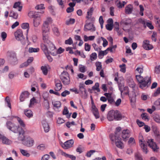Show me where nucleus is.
<instances>
[{
  "instance_id": "nucleus-1",
  "label": "nucleus",
  "mask_w": 160,
  "mask_h": 160,
  "mask_svg": "<svg viewBox=\"0 0 160 160\" xmlns=\"http://www.w3.org/2000/svg\"><path fill=\"white\" fill-rule=\"evenodd\" d=\"M143 68L138 67L136 70V73L140 74L139 75H136V79L140 84L139 87L144 89L146 87H148L151 83V77L147 76L143 78L141 76L140 74L143 72Z\"/></svg>"
},
{
  "instance_id": "nucleus-2",
  "label": "nucleus",
  "mask_w": 160,
  "mask_h": 160,
  "mask_svg": "<svg viewBox=\"0 0 160 160\" xmlns=\"http://www.w3.org/2000/svg\"><path fill=\"white\" fill-rule=\"evenodd\" d=\"M41 49L44 52H49L52 55H57V49L56 47L52 42L46 44L41 43Z\"/></svg>"
},
{
  "instance_id": "nucleus-3",
  "label": "nucleus",
  "mask_w": 160,
  "mask_h": 160,
  "mask_svg": "<svg viewBox=\"0 0 160 160\" xmlns=\"http://www.w3.org/2000/svg\"><path fill=\"white\" fill-rule=\"evenodd\" d=\"M107 118L109 121L113 120L119 121L122 119V116L119 111L112 110L108 112L107 114Z\"/></svg>"
},
{
  "instance_id": "nucleus-4",
  "label": "nucleus",
  "mask_w": 160,
  "mask_h": 160,
  "mask_svg": "<svg viewBox=\"0 0 160 160\" xmlns=\"http://www.w3.org/2000/svg\"><path fill=\"white\" fill-rule=\"evenodd\" d=\"M60 78L64 85H68L70 82V78L68 73L63 71L60 76Z\"/></svg>"
},
{
  "instance_id": "nucleus-5",
  "label": "nucleus",
  "mask_w": 160,
  "mask_h": 160,
  "mask_svg": "<svg viewBox=\"0 0 160 160\" xmlns=\"http://www.w3.org/2000/svg\"><path fill=\"white\" fill-rule=\"evenodd\" d=\"M139 143L141 148L143 152L147 154L148 152L147 145L145 144V140L141 133H139L138 136Z\"/></svg>"
},
{
  "instance_id": "nucleus-6",
  "label": "nucleus",
  "mask_w": 160,
  "mask_h": 160,
  "mask_svg": "<svg viewBox=\"0 0 160 160\" xmlns=\"http://www.w3.org/2000/svg\"><path fill=\"white\" fill-rule=\"evenodd\" d=\"M6 126L9 130L14 133H17L18 129H20V128L18 125L17 126L10 121L7 122L6 123Z\"/></svg>"
},
{
  "instance_id": "nucleus-7",
  "label": "nucleus",
  "mask_w": 160,
  "mask_h": 160,
  "mask_svg": "<svg viewBox=\"0 0 160 160\" xmlns=\"http://www.w3.org/2000/svg\"><path fill=\"white\" fill-rule=\"evenodd\" d=\"M148 146L151 148L154 152H158L159 149V147L154 142L153 139H148L147 141Z\"/></svg>"
},
{
  "instance_id": "nucleus-8",
  "label": "nucleus",
  "mask_w": 160,
  "mask_h": 160,
  "mask_svg": "<svg viewBox=\"0 0 160 160\" xmlns=\"http://www.w3.org/2000/svg\"><path fill=\"white\" fill-rule=\"evenodd\" d=\"M111 140L113 142H115L116 145L118 148H122V143L121 141V139L120 137H117L116 136L110 135Z\"/></svg>"
},
{
  "instance_id": "nucleus-9",
  "label": "nucleus",
  "mask_w": 160,
  "mask_h": 160,
  "mask_svg": "<svg viewBox=\"0 0 160 160\" xmlns=\"http://www.w3.org/2000/svg\"><path fill=\"white\" fill-rule=\"evenodd\" d=\"M18 139L19 141L23 142L26 138L25 135V133L24 130L20 127L18 131Z\"/></svg>"
},
{
  "instance_id": "nucleus-10",
  "label": "nucleus",
  "mask_w": 160,
  "mask_h": 160,
  "mask_svg": "<svg viewBox=\"0 0 160 160\" xmlns=\"http://www.w3.org/2000/svg\"><path fill=\"white\" fill-rule=\"evenodd\" d=\"M91 111L96 119L99 118V114L98 108L96 107L92 99L91 100Z\"/></svg>"
},
{
  "instance_id": "nucleus-11",
  "label": "nucleus",
  "mask_w": 160,
  "mask_h": 160,
  "mask_svg": "<svg viewBox=\"0 0 160 160\" xmlns=\"http://www.w3.org/2000/svg\"><path fill=\"white\" fill-rule=\"evenodd\" d=\"M34 142L33 139L30 137L26 138V139L22 142V143L24 145L30 147H32Z\"/></svg>"
},
{
  "instance_id": "nucleus-12",
  "label": "nucleus",
  "mask_w": 160,
  "mask_h": 160,
  "mask_svg": "<svg viewBox=\"0 0 160 160\" xmlns=\"http://www.w3.org/2000/svg\"><path fill=\"white\" fill-rule=\"evenodd\" d=\"M84 30L86 32L88 31L94 32L96 30V28L92 23H86L84 25Z\"/></svg>"
},
{
  "instance_id": "nucleus-13",
  "label": "nucleus",
  "mask_w": 160,
  "mask_h": 160,
  "mask_svg": "<svg viewBox=\"0 0 160 160\" xmlns=\"http://www.w3.org/2000/svg\"><path fill=\"white\" fill-rule=\"evenodd\" d=\"M14 36L16 39L18 41H21L24 39L22 31L21 29H18L14 33Z\"/></svg>"
},
{
  "instance_id": "nucleus-14",
  "label": "nucleus",
  "mask_w": 160,
  "mask_h": 160,
  "mask_svg": "<svg viewBox=\"0 0 160 160\" xmlns=\"http://www.w3.org/2000/svg\"><path fill=\"white\" fill-rule=\"evenodd\" d=\"M74 141L73 139H70L65 142L62 145V147L64 149H68L73 146Z\"/></svg>"
},
{
  "instance_id": "nucleus-15",
  "label": "nucleus",
  "mask_w": 160,
  "mask_h": 160,
  "mask_svg": "<svg viewBox=\"0 0 160 160\" xmlns=\"http://www.w3.org/2000/svg\"><path fill=\"white\" fill-rule=\"evenodd\" d=\"M142 46L143 48L146 50H151L153 48L152 45L150 44L149 41L148 40L143 41Z\"/></svg>"
},
{
  "instance_id": "nucleus-16",
  "label": "nucleus",
  "mask_w": 160,
  "mask_h": 160,
  "mask_svg": "<svg viewBox=\"0 0 160 160\" xmlns=\"http://www.w3.org/2000/svg\"><path fill=\"white\" fill-rule=\"evenodd\" d=\"M41 19L39 15H36L34 17L33 20V24L34 27H37L40 24Z\"/></svg>"
},
{
  "instance_id": "nucleus-17",
  "label": "nucleus",
  "mask_w": 160,
  "mask_h": 160,
  "mask_svg": "<svg viewBox=\"0 0 160 160\" xmlns=\"http://www.w3.org/2000/svg\"><path fill=\"white\" fill-rule=\"evenodd\" d=\"M130 132V131L128 129L124 130L122 131L121 136L124 141H126V139L129 137Z\"/></svg>"
},
{
  "instance_id": "nucleus-18",
  "label": "nucleus",
  "mask_w": 160,
  "mask_h": 160,
  "mask_svg": "<svg viewBox=\"0 0 160 160\" xmlns=\"http://www.w3.org/2000/svg\"><path fill=\"white\" fill-rule=\"evenodd\" d=\"M42 39L43 43H42L45 44H46L51 42L49 35V33L42 34Z\"/></svg>"
},
{
  "instance_id": "nucleus-19",
  "label": "nucleus",
  "mask_w": 160,
  "mask_h": 160,
  "mask_svg": "<svg viewBox=\"0 0 160 160\" xmlns=\"http://www.w3.org/2000/svg\"><path fill=\"white\" fill-rule=\"evenodd\" d=\"M29 94V93L27 91L22 92L19 98L20 101H23L25 98H28Z\"/></svg>"
},
{
  "instance_id": "nucleus-20",
  "label": "nucleus",
  "mask_w": 160,
  "mask_h": 160,
  "mask_svg": "<svg viewBox=\"0 0 160 160\" xmlns=\"http://www.w3.org/2000/svg\"><path fill=\"white\" fill-rule=\"evenodd\" d=\"M0 140L1 141L3 144H9L11 143V141L5 136L0 134Z\"/></svg>"
},
{
  "instance_id": "nucleus-21",
  "label": "nucleus",
  "mask_w": 160,
  "mask_h": 160,
  "mask_svg": "<svg viewBox=\"0 0 160 160\" xmlns=\"http://www.w3.org/2000/svg\"><path fill=\"white\" fill-rule=\"evenodd\" d=\"M55 89L56 91L60 90L62 88V85L61 81L58 79H55Z\"/></svg>"
},
{
  "instance_id": "nucleus-22",
  "label": "nucleus",
  "mask_w": 160,
  "mask_h": 160,
  "mask_svg": "<svg viewBox=\"0 0 160 160\" xmlns=\"http://www.w3.org/2000/svg\"><path fill=\"white\" fill-rule=\"evenodd\" d=\"M133 9V7L132 5L129 4L125 8V12L127 14H131Z\"/></svg>"
},
{
  "instance_id": "nucleus-23",
  "label": "nucleus",
  "mask_w": 160,
  "mask_h": 160,
  "mask_svg": "<svg viewBox=\"0 0 160 160\" xmlns=\"http://www.w3.org/2000/svg\"><path fill=\"white\" fill-rule=\"evenodd\" d=\"M42 34L49 33V26L43 24L42 26Z\"/></svg>"
},
{
  "instance_id": "nucleus-24",
  "label": "nucleus",
  "mask_w": 160,
  "mask_h": 160,
  "mask_svg": "<svg viewBox=\"0 0 160 160\" xmlns=\"http://www.w3.org/2000/svg\"><path fill=\"white\" fill-rule=\"evenodd\" d=\"M126 3L127 2L125 1L121 2L119 0H117L115 2V4L119 8H122L124 7V6Z\"/></svg>"
},
{
  "instance_id": "nucleus-25",
  "label": "nucleus",
  "mask_w": 160,
  "mask_h": 160,
  "mask_svg": "<svg viewBox=\"0 0 160 160\" xmlns=\"http://www.w3.org/2000/svg\"><path fill=\"white\" fill-rule=\"evenodd\" d=\"M24 113L29 118H32L33 116V113L30 109H25L24 110Z\"/></svg>"
},
{
  "instance_id": "nucleus-26",
  "label": "nucleus",
  "mask_w": 160,
  "mask_h": 160,
  "mask_svg": "<svg viewBox=\"0 0 160 160\" xmlns=\"http://www.w3.org/2000/svg\"><path fill=\"white\" fill-rule=\"evenodd\" d=\"M33 57H30L27 60V62H24V63L22 64L20 66V68H23L24 67H27L29 63H31L33 61Z\"/></svg>"
},
{
  "instance_id": "nucleus-27",
  "label": "nucleus",
  "mask_w": 160,
  "mask_h": 160,
  "mask_svg": "<svg viewBox=\"0 0 160 160\" xmlns=\"http://www.w3.org/2000/svg\"><path fill=\"white\" fill-rule=\"evenodd\" d=\"M132 22V20L128 18H126L123 19L121 21V23L122 24L125 25H130Z\"/></svg>"
},
{
  "instance_id": "nucleus-28",
  "label": "nucleus",
  "mask_w": 160,
  "mask_h": 160,
  "mask_svg": "<svg viewBox=\"0 0 160 160\" xmlns=\"http://www.w3.org/2000/svg\"><path fill=\"white\" fill-rule=\"evenodd\" d=\"M62 155V156H64L66 158H68L71 159V160H76V156L72 155H70L66 153L65 152H62L61 153Z\"/></svg>"
},
{
  "instance_id": "nucleus-29",
  "label": "nucleus",
  "mask_w": 160,
  "mask_h": 160,
  "mask_svg": "<svg viewBox=\"0 0 160 160\" xmlns=\"http://www.w3.org/2000/svg\"><path fill=\"white\" fill-rule=\"evenodd\" d=\"M8 54L10 58H12V60L13 61L15 62L16 61H17L16 54L14 52H8Z\"/></svg>"
},
{
  "instance_id": "nucleus-30",
  "label": "nucleus",
  "mask_w": 160,
  "mask_h": 160,
  "mask_svg": "<svg viewBox=\"0 0 160 160\" xmlns=\"http://www.w3.org/2000/svg\"><path fill=\"white\" fill-rule=\"evenodd\" d=\"M84 87L85 85L83 83H80L79 86V90L82 94H83V92L84 93H86V90Z\"/></svg>"
},
{
  "instance_id": "nucleus-31",
  "label": "nucleus",
  "mask_w": 160,
  "mask_h": 160,
  "mask_svg": "<svg viewBox=\"0 0 160 160\" xmlns=\"http://www.w3.org/2000/svg\"><path fill=\"white\" fill-rule=\"evenodd\" d=\"M93 11V8H91L89 9L88 10V11L87 12V15L86 17V18H87L89 19L91 17Z\"/></svg>"
},
{
  "instance_id": "nucleus-32",
  "label": "nucleus",
  "mask_w": 160,
  "mask_h": 160,
  "mask_svg": "<svg viewBox=\"0 0 160 160\" xmlns=\"http://www.w3.org/2000/svg\"><path fill=\"white\" fill-rule=\"evenodd\" d=\"M99 83L98 82H96L95 83V85L92 87V89L93 91L96 90L97 92H99L100 90L99 88Z\"/></svg>"
},
{
  "instance_id": "nucleus-33",
  "label": "nucleus",
  "mask_w": 160,
  "mask_h": 160,
  "mask_svg": "<svg viewBox=\"0 0 160 160\" xmlns=\"http://www.w3.org/2000/svg\"><path fill=\"white\" fill-rule=\"evenodd\" d=\"M21 2H16L15 3L14 6L13 8H18V10L19 11H21L22 9V6H20Z\"/></svg>"
},
{
  "instance_id": "nucleus-34",
  "label": "nucleus",
  "mask_w": 160,
  "mask_h": 160,
  "mask_svg": "<svg viewBox=\"0 0 160 160\" xmlns=\"http://www.w3.org/2000/svg\"><path fill=\"white\" fill-rule=\"evenodd\" d=\"M117 48V46L116 45H113L112 44L111 45V46L107 48V50H108L111 52H114Z\"/></svg>"
},
{
  "instance_id": "nucleus-35",
  "label": "nucleus",
  "mask_w": 160,
  "mask_h": 160,
  "mask_svg": "<svg viewBox=\"0 0 160 160\" xmlns=\"http://www.w3.org/2000/svg\"><path fill=\"white\" fill-rule=\"evenodd\" d=\"M95 65L96 67V71H100L101 69L102 68L101 63L99 62H97L95 63Z\"/></svg>"
},
{
  "instance_id": "nucleus-36",
  "label": "nucleus",
  "mask_w": 160,
  "mask_h": 160,
  "mask_svg": "<svg viewBox=\"0 0 160 160\" xmlns=\"http://www.w3.org/2000/svg\"><path fill=\"white\" fill-rule=\"evenodd\" d=\"M21 27L23 29H26L28 33L29 29V24L28 23H23L22 24Z\"/></svg>"
},
{
  "instance_id": "nucleus-37",
  "label": "nucleus",
  "mask_w": 160,
  "mask_h": 160,
  "mask_svg": "<svg viewBox=\"0 0 160 160\" xmlns=\"http://www.w3.org/2000/svg\"><path fill=\"white\" fill-rule=\"evenodd\" d=\"M142 118L145 121H149V117L147 113H143L141 115Z\"/></svg>"
},
{
  "instance_id": "nucleus-38",
  "label": "nucleus",
  "mask_w": 160,
  "mask_h": 160,
  "mask_svg": "<svg viewBox=\"0 0 160 160\" xmlns=\"http://www.w3.org/2000/svg\"><path fill=\"white\" fill-rule=\"evenodd\" d=\"M43 126L45 132H48L49 130V127L48 124L47 122L43 123Z\"/></svg>"
},
{
  "instance_id": "nucleus-39",
  "label": "nucleus",
  "mask_w": 160,
  "mask_h": 160,
  "mask_svg": "<svg viewBox=\"0 0 160 160\" xmlns=\"http://www.w3.org/2000/svg\"><path fill=\"white\" fill-rule=\"evenodd\" d=\"M39 51V49L38 48H34L30 47L28 49V52L30 53L38 52Z\"/></svg>"
},
{
  "instance_id": "nucleus-40",
  "label": "nucleus",
  "mask_w": 160,
  "mask_h": 160,
  "mask_svg": "<svg viewBox=\"0 0 160 160\" xmlns=\"http://www.w3.org/2000/svg\"><path fill=\"white\" fill-rule=\"evenodd\" d=\"M16 118H17V121H18L19 123L22 127H25V124L23 121L22 119L17 117H16Z\"/></svg>"
},
{
  "instance_id": "nucleus-41",
  "label": "nucleus",
  "mask_w": 160,
  "mask_h": 160,
  "mask_svg": "<svg viewBox=\"0 0 160 160\" xmlns=\"http://www.w3.org/2000/svg\"><path fill=\"white\" fill-rule=\"evenodd\" d=\"M43 98L44 96H43ZM44 101L43 102V105L47 109H48L49 108V103L48 100H47L45 98H44Z\"/></svg>"
},
{
  "instance_id": "nucleus-42",
  "label": "nucleus",
  "mask_w": 160,
  "mask_h": 160,
  "mask_svg": "<svg viewBox=\"0 0 160 160\" xmlns=\"http://www.w3.org/2000/svg\"><path fill=\"white\" fill-rule=\"evenodd\" d=\"M52 18L50 17H48L47 18L46 21L44 22L43 24L49 26V24L52 23Z\"/></svg>"
},
{
  "instance_id": "nucleus-43",
  "label": "nucleus",
  "mask_w": 160,
  "mask_h": 160,
  "mask_svg": "<svg viewBox=\"0 0 160 160\" xmlns=\"http://www.w3.org/2000/svg\"><path fill=\"white\" fill-rule=\"evenodd\" d=\"M128 144L130 146L135 144V140L133 138H130L128 142Z\"/></svg>"
},
{
  "instance_id": "nucleus-44",
  "label": "nucleus",
  "mask_w": 160,
  "mask_h": 160,
  "mask_svg": "<svg viewBox=\"0 0 160 160\" xmlns=\"http://www.w3.org/2000/svg\"><path fill=\"white\" fill-rule=\"evenodd\" d=\"M18 14L13 11H11L10 13L9 16L13 17L14 18L16 19L18 18Z\"/></svg>"
},
{
  "instance_id": "nucleus-45",
  "label": "nucleus",
  "mask_w": 160,
  "mask_h": 160,
  "mask_svg": "<svg viewBox=\"0 0 160 160\" xmlns=\"http://www.w3.org/2000/svg\"><path fill=\"white\" fill-rule=\"evenodd\" d=\"M52 104L54 107L57 108H60L61 106V103L59 101H54L52 102Z\"/></svg>"
},
{
  "instance_id": "nucleus-46",
  "label": "nucleus",
  "mask_w": 160,
  "mask_h": 160,
  "mask_svg": "<svg viewBox=\"0 0 160 160\" xmlns=\"http://www.w3.org/2000/svg\"><path fill=\"white\" fill-rule=\"evenodd\" d=\"M20 152L22 155L24 156L29 157L30 156V154L28 153L26 150L21 149H20Z\"/></svg>"
},
{
  "instance_id": "nucleus-47",
  "label": "nucleus",
  "mask_w": 160,
  "mask_h": 160,
  "mask_svg": "<svg viewBox=\"0 0 160 160\" xmlns=\"http://www.w3.org/2000/svg\"><path fill=\"white\" fill-rule=\"evenodd\" d=\"M36 12L35 11H30L28 13V16L30 18H34V16L36 15H38V14H36Z\"/></svg>"
},
{
  "instance_id": "nucleus-48",
  "label": "nucleus",
  "mask_w": 160,
  "mask_h": 160,
  "mask_svg": "<svg viewBox=\"0 0 160 160\" xmlns=\"http://www.w3.org/2000/svg\"><path fill=\"white\" fill-rule=\"evenodd\" d=\"M41 69L44 75H47L48 72V70L46 67L42 66L41 67Z\"/></svg>"
},
{
  "instance_id": "nucleus-49",
  "label": "nucleus",
  "mask_w": 160,
  "mask_h": 160,
  "mask_svg": "<svg viewBox=\"0 0 160 160\" xmlns=\"http://www.w3.org/2000/svg\"><path fill=\"white\" fill-rule=\"evenodd\" d=\"M37 100L35 99L34 97H33L32 98L30 101V103L29 105V107H31L32 105L34 104L35 103H37Z\"/></svg>"
},
{
  "instance_id": "nucleus-50",
  "label": "nucleus",
  "mask_w": 160,
  "mask_h": 160,
  "mask_svg": "<svg viewBox=\"0 0 160 160\" xmlns=\"http://www.w3.org/2000/svg\"><path fill=\"white\" fill-rule=\"evenodd\" d=\"M119 67L120 68V71L121 72L124 73L126 72V65L125 64H122L119 65Z\"/></svg>"
},
{
  "instance_id": "nucleus-51",
  "label": "nucleus",
  "mask_w": 160,
  "mask_h": 160,
  "mask_svg": "<svg viewBox=\"0 0 160 160\" xmlns=\"http://www.w3.org/2000/svg\"><path fill=\"white\" fill-rule=\"evenodd\" d=\"M97 54L95 52H93L91 54L90 56V58L91 61H93L97 58Z\"/></svg>"
},
{
  "instance_id": "nucleus-52",
  "label": "nucleus",
  "mask_w": 160,
  "mask_h": 160,
  "mask_svg": "<svg viewBox=\"0 0 160 160\" xmlns=\"http://www.w3.org/2000/svg\"><path fill=\"white\" fill-rule=\"evenodd\" d=\"M57 2L61 8H63L64 7V1L63 0H57Z\"/></svg>"
},
{
  "instance_id": "nucleus-53",
  "label": "nucleus",
  "mask_w": 160,
  "mask_h": 160,
  "mask_svg": "<svg viewBox=\"0 0 160 160\" xmlns=\"http://www.w3.org/2000/svg\"><path fill=\"white\" fill-rule=\"evenodd\" d=\"M94 150H90L86 154V156L88 157H90L91 155L95 152Z\"/></svg>"
},
{
  "instance_id": "nucleus-54",
  "label": "nucleus",
  "mask_w": 160,
  "mask_h": 160,
  "mask_svg": "<svg viewBox=\"0 0 160 160\" xmlns=\"http://www.w3.org/2000/svg\"><path fill=\"white\" fill-rule=\"evenodd\" d=\"M123 92L124 94L128 95L129 93L128 88L127 86L124 87L123 88Z\"/></svg>"
},
{
  "instance_id": "nucleus-55",
  "label": "nucleus",
  "mask_w": 160,
  "mask_h": 160,
  "mask_svg": "<svg viewBox=\"0 0 160 160\" xmlns=\"http://www.w3.org/2000/svg\"><path fill=\"white\" fill-rule=\"evenodd\" d=\"M75 22V20L74 19L71 18L68 20H67L66 22V24L67 25H69L71 24H73Z\"/></svg>"
},
{
  "instance_id": "nucleus-56",
  "label": "nucleus",
  "mask_w": 160,
  "mask_h": 160,
  "mask_svg": "<svg viewBox=\"0 0 160 160\" xmlns=\"http://www.w3.org/2000/svg\"><path fill=\"white\" fill-rule=\"evenodd\" d=\"M5 102H7L8 106L10 108H11V106L10 103V101L9 97L7 96L5 99Z\"/></svg>"
},
{
  "instance_id": "nucleus-57",
  "label": "nucleus",
  "mask_w": 160,
  "mask_h": 160,
  "mask_svg": "<svg viewBox=\"0 0 160 160\" xmlns=\"http://www.w3.org/2000/svg\"><path fill=\"white\" fill-rule=\"evenodd\" d=\"M44 53L49 62H51L52 61L53 59L49 55V54L50 53L48 52H44Z\"/></svg>"
},
{
  "instance_id": "nucleus-58",
  "label": "nucleus",
  "mask_w": 160,
  "mask_h": 160,
  "mask_svg": "<svg viewBox=\"0 0 160 160\" xmlns=\"http://www.w3.org/2000/svg\"><path fill=\"white\" fill-rule=\"evenodd\" d=\"M153 119L156 122L160 123V117L158 115H156L153 117Z\"/></svg>"
},
{
  "instance_id": "nucleus-59",
  "label": "nucleus",
  "mask_w": 160,
  "mask_h": 160,
  "mask_svg": "<svg viewBox=\"0 0 160 160\" xmlns=\"http://www.w3.org/2000/svg\"><path fill=\"white\" fill-rule=\"evenodd\" d=\"M160 94V88H158L155 92L154 93L153 96L154 97H157Z\"/></svg>"
},
{
  "instance_id": "nucleus-60",
  "label": "nucleus",
  "mask_w": 160,
  "mask_h": 160,
  "mask_svg": "<svg viewBox=\"0 0 160 160\" xmlns=\"http://www.w3.org/2000/svg\"><path fill=\"white\" fill-rule=\"evenodd\" d=\"M44 4H43L38 5L36 6L35 8L37 10L44 9L45 7H44Z\"/></svg>"
},
{
  "instance_id": "nucleus-61",
  "label": "nucleus",
  "mask_w": 160,
  "mask_h": 160,
  "mask_svg": "<svg viewBox=\"0 0 160 160\" xmlns=\"http://www.w3.org/2000/svg\"><path fill=\"white\" fill-rule=\"evenodd\" d=\"M65 43L66 44L71 45L73 43V41L71 38L65 41Z\"/></svg>"
},
{
  "instance_id": "nucleus-62",
  "label": "nucleus",
  "mask_w": 160,
  "mask_h": 160,
  "mask_svg": "<svg viewBox=\"0 0 160 160\" xmlns=\"http://www.w3.org/2000/svg\"><path fill=\"white\" fill-rule=\"evenodd\" d=\"M139 7L140 8L139 14L141 16H143V11L144 10V8L142 5H140Z\"/></svg>"
},
{
  "instance_id": "nucleus-63",
  "label": "nucleus",
  "mask_w": 160,
  "mask_h": 160,
  "mask_svg": "<svg viewBox=\"0 0 160 160\" xmlns=\"http://www.w3.org/2000/svg\"><path fill=\"white\" fill-rule=\"evenodd\" d=\"M54 33L56 35L58 36L59 34V32L58 28L56 27H54L52 29Z\"/></svg>"
},
{
  "instance_id": "nucleus-64",
  "label": "nucleus",
  "mask_w": 160,
  "mask_h": 160,
  "mask_svg": "<svg viewBox=\"0 0 160 160\" xmlns=\"http://www.w3.org/2000/svg\"><path fill=\"white\" fill-rule=\"evenodd\" d=\"M113 26V25H112V24H109L108 23L107 25H106V28L107 30L109 31H111L112 29Z\"/></svg>"
}]
</instances>
